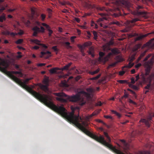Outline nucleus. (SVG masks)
<instances>
[{
    "instance_id": "a18cd8bd",
    "label": "nucleus",
    "mask_w": 154,
    "mask_h": 154,
    "mask_svg": "<svg viewBox=\"0 0 154 154\" xmlns=\"http://www.w3.org/2000/svg\"><path fill=\"white\" fill-rule=\"evenodd\" d=\"M45 17L46 16L45 14H41V17L42 21H43L44 20L45 18Z\"/></svg>"
},
{
    "instance_id": "9d476101",
    "label": "nucleus",
    "mask_w": 154,
    "mask_h": 154,
    "mask_svg": "<svg viewBox=\"0 0 154 154\" xmlns=\"http://www.w3.org/2000/svg\"><path fill=\"white\" fill-rule=\"evenodd\" d=\"M105 55V54L104 53L101 51L99 53V60L103 61L105 62L107 61L105 60H106L105 59V57H106V56L103 57Z\"/></svg>"
},
{
    "instance_id": "6e6d98bb",
    "label": "nucleus",
    "mask_w": 154,
    "mask_h": 154,
    "mask_svg": "<svg viewBox=\"0 0 154 154\" xmlns=\"http://www.w3.org/2000/svg\"><path fill=\"white\" fill-rule=\"evenodd\" d=\"M104 117L106 119H112V117L111 116L107 115H104Z\"/></svg>"
},
{
    "instance_id": "f3484780",
    "label": "nucleus",
    "mask_w": 154,
    "mask_h": 154,
    "mask_svg": "<svg viewBox=\"0 0 154 154\" xmlns=\"http://www.w3.org/2000/svg\"><path fill=\"white\" fill-rule=\"evenodd\" d=\"M72 64V63L71 62L69 63H68V64L65 66L63 67L62 68L60 69L62 71L64 70H68L69 68L71 66V65Z\"/></svg>"
},
{
    "instance_id": "72a5a7b5",
    "label": "nucleus",
    "mask_w": 154,
    "mask_h": 154,
    "mask_svg": "<svg viewBox=\"0 0 154 154\" xmlns=\"http://www.w3.org/2000/svg\"><path fill=\"white\" fill-rule=\"evenodd\" d=\"M98 10H100V11H103L104 10H106L107 11L106 9L104 7H98L96 8Z\"/></svg>"
},
{
    "instance_id": "8fccbe9b",
    "label": "nucleus",
    "mask_w": 154,
    "mask_h": 154,
    "mask_svg": "<svg viewBox=\"0 0 154 154\" xmlns=\"http://www.w3.org/2000/svg\"><path fill=\"white\" fill-rule=\"evenodd\" d=\"M40 45L41 46L42 48H44L45 49H47L48 48V47L47 46L41 43V44H40Z\"/></svg>"
},
{
    "instance_id": "6e6552de",
    "label": "nucleus",
    "mask_w": 154,
    "mask_h": 154,
    "mask_svg": "<svg viewBox=\"0 0 154 154\" xmlns=\"http://www.w3.org/2000/svg\"><path fill=\"white\" fill-rule=\"evenodd\" d=\"M111 52L109 53L105 57V60L108 61L109 59L112 56L113 54L117 55L119 53V50L117 48H114L111 49Z\"/></svg>"
},
{
    "instance_id": "69168bd1",
    "label": "nucleus",
    "mask_w": 154,
    "mask_h": 154,
    "mask_svg": "<svg viewBox=\"0 0 154 154\" xmlns=\"http://www.w3.org/2000/svg\"><path fill=\"white\" fill-rule=\"evenodd\" d=\"M38 32L34 31L33 33V35L35 37L37 36V34Z\"/></svg>"
},
{
    "instance_id": "603ef678",
    "label": "nucleus",
    "mask_w": 154,
    "mask_h": 154,
    "mask_svg": "<svg viewBox=\"0 0 154 154\" xmlns=\"http://www.w3.org/2000/svg\"><path fill=\"white\" fill-rule=\"evenodd\" d=\"M76 38L75 36H72L71 37L70 40L73 43L74 42V39Z\"/></svg>"
},
{
    "instance_id": "a211bd4d",
    "label": "nucleus",
    "mask_w": 154,
    "mask_h": 154,
    "mask_svg": "<svg viewBox=\"0 0 154 154\" xmlns=\"http://www.w3.org/2000/svg\"><path fill=\"white\" fill-rule=\"evenodd\" d=\"M97 113L95 112H93L92 114L90 115L87 116L85 117V120L86 121H89L90 119L91 118L94 116L96 115Z\"/></svg>"
},
{
    "instance_id": "49530a36",
    "label": "nucleus",
    "mask_w": 154,
    "mask_h": 154,
    "mask_svg": "<svg viewBox=\"0 0 154 154\" xmlns=\"http://www.w3.org/2000/svg\"><path fill=\"white\" fill-rule=\"evenodd\" d=\"M150 82H151V80L150 79V82L148 84L146 87H145V89H149V88L151 85V84L150 83Z\"/></svg>"
},
{
    "instance_id": "b1692460",
    "label": "nucleus",
    "mask_w": 154,
    "mask_h": 154,
    "mask_svg": "<svg viewBox=\"0 0 154 154\" xmlns=\"http://www.w3.org/2000/svg\"><path fill=\"white\" fill-rule=\"evenodd\" d=\"M115 59L116 60V62H122L123 61V60L122 57L119 56H117L115 58Z\"/></svg>"
},
{
    "instance_id": "774afa93",
    "label": "nucleus",
    "mask_w": 154,
    "mask_h": 154,
    "mask_svg": "<svg viewBox=\"0 0 154 154\" xmlns=\"http://www.w3.org/2000/svg\"><path fill=\"white\" fill-rule=\"evenodd\" d=\"M114 14L116 17L121 16L122 15V14L121 12H119L118 14Z\"/></svg>"
},
{
    "instance_id": "7c9ffc66",
    "label": "nucleus",
    "mask_w": 154,
    "mask_h": 154,
    "mask_svg": "<svg viewBox=\"0 0 154 154\" xmlns=\"http://www.w3.org/2000/svg\"><path fill=\"white\" fill-rule=\"evenodd\" d=\"M34 31L39 32L40 31V29L37 26L34 27L32 29Z\"/></svg>"
},
{
    "instance_id": "13d9d810",
    "label": "nucleus",
    "mask_w": 154,
    "mask_h": 154,
    "mask_svg": "<svg viewBox=\"0 0 154 154\" xmlns=\"http://www.w3.org/2000/svg\"><path fill=\"white\" fill-rule=\"evenodd\" d=\"M141 66V64L140 63H139L137 64L135 66V67L136 68H138L140 67Z\"/></svg>"
},
{
    "instance_id": "c756f323",
    "label": "nucleus",
    "mask_w": 154,
    "mask_h": 154,
    "mask_svg": "<svg viewBox=\"0 0 154 154\" xmlns=\"http://www.w3.org/2000/svg\"><path fill=\"white\" fill-rule=\"evenodd\" d=\"M91 45L92 42L89 41L83 44V45L84 46V47H87L91 46Z\"/></svg>"
},
{
    "instance_id": "4c0bfd02",
    "label": "nucleus",
    "mask_w": 154,
    "mask_h": 154,
    "mask_svg": "<svg viewBox=\"0 0 154 154\" xmlns=\"http://www.w3.org/2000/svg\"><path fill=\"white\" fill-rule=\"evenodd\" d=\"M141 45L140 44H138L136 45L135 46V50L137 51L139 48L141 47Z\"/></svg>"
},
{
    "instance_id": "e433bc0d",
    "label": "nucleus",
    "mask_w": 154,
    "mask_h": 154,
    "mask_svg": "<svg viewBox=\"0 0 154 154\" xmlns=\"http://www.w3.org/2000/svg\"><path fill=\"white\" fill-rule=\"evenodd\" d=\"M5 20V15H2L0 16V22H3L4 20Z\"/></svg>"
},
{
    "instance_id": "7ed1b4c3",
    "label": "nucleus",
    "mask_w": 154,
    "mask_h": 154,
    "mask_svg": "<svg viewBox=\"0 0 154 154\" xmlns=\"http://www.w3.org/2000/svg\"><path fill=\"white\" fill-rule=\"evenodd\" d=\"M31 79H32L31 78H27L23 82L21 81L23 83L22 84L20 82H17V83L22 88L25 89L29 93L32 94L37 100L43 103L47 106L51 108L54 104L52 101L51 97L47 95L41 94L33 90L26 85V84Z\"/></svg>"
},
{
    "instance_id": "de8ad7c7",
    "label": "nucleus",
    "mask_w": 154,
    "mask_h": 154,
    "mask_svg": "<svg viewBox=\"0 0 154 154\" xmlns=\"http://www.w3.org/2000/svg\"><path fill=\"white\" fill-rule=\"evenodd\" d=\"M96 121L97 122H98L102 123L103 125H106V124L105 122H103L102 120H101L98 119Z\"/></svg>"
},
{
    "instance_id": "393cba45",
    "label": "nucleus",
    "mask_w": 154,
    "mask_h": 154,
    "mask_svg": "<svg viewBox=\"0 0 154 154\" xmlns=\"http://www.w3.org/2000/svg\"><path fill=\"white\" fill-rule=\"evenodd\" d=\"M147 51V50H146L142 53L140 54V56L138 58V60L139 61L145 55Z\"/></svg>"
},
{
    "instance_id": "cd10ccee",
    "label": "nucleus",
    "mask_w": 154,
    "mask_h": 154,
    "mask_svg": "<svg viewBox=\"0 0 154 154\" xmlns=\"http://www.w3.org/2000/svg\"><path fill=\"white\" fill-rule=\"evenodd\" d=\"M92 32L94 36V38L97 41L98 36L97 32L94 31H92Z\"/></svg>"
},
{
    "instance_id": "5701e85b",
    "label": "nucleus",
    "mask_w": 154,
    "mask_h": 154,
    "mask_svg": "<svg viewBox=\"0 0 154 154\" xmlns=\"http://www.w3.org/2000/svg\"><path fill=\"white\" fill-rule=\"evenodd\" d=\"M61 85L63 87H68V85L67 83V82L66 80L62 81L61 83Z\"/></svg>"
},
{
    "instance_id": "c85d7f7f",
    "label": "nucleus",
    "mask_w": 154,
    "mask_h": 154,
    "mask_svg": "<svg viewBox=\"0 0 154 154\" xmlns=\"http://www.w3.org/2000/svg\"><path fill=\"white\" fill-rule=\"evenodd\" d=\"M31 12L32 17H33L35 14V9L34 8H31Z\"/></svg>"
},
{
    "instance_id": "423d86ee",
    "label": "nucleus",
    "mask_w": 154,
    "mask_h": 154,
    "mask_svg": "<svg viewBox=\"0 0 154 154\" xmlns=\"http://www.w3.org/2000/svg\"><path fill=\"white\" fill-rule=\"evenodd\" d=\"M151 56V54H149L146 56L143 60L144 62H145L144 63L145 66L147 68L148 70H150L151 66L153 63L154 58L152 57L151 59L148 61L146 62L148 58Z\"/></svg>"
},
{
    "instance_id": "338daca9",
    "label": "nucleus",
    "mask_w": 154,
    "mask_h": 154,
    "mask_svg": "<svg viewBox=\"0 0 154 154\" xmlns=\"http://www.w3.org/2000/svg\"><path fill=\"white\" fill-rule=\"evenodd\" d=\"M111 23L112 24H116L117 25H119V22H113Z\"/></svg>"
},
{
    "instance_id": "a878e982",
    "label": "nucleus",
    "mask_w": 154,
    "mask_h": 154,
    "mask_svg": "<svg viewBox=\"0 0 154 154\" xmlns=\"http://www.w3.org/2000/svg\"><path fill=\"white\" fill-rule=\"evenodd\" d=\"M134 63H132L131 62H129L128 65L124 66V67H122V69L124 68H131L134 65Z\"/></svg>"
},
{
    "instance_id": "052dcab7",
    "label": "nucleus",
    "mask_w": 154,
    "mask_h": 154,
    "mask_svg": "<svg viewBox=\"0 0 154 154\" xmlns=\"http://www.w3.org/2000/svg\"><path fill=\"white\" fill-rule=\"evenodd\" d=\"M40 32H45V29L43 26H41L40 27Z\"/></svg>"
},
{
    "instance_id": "dca6fc26",
    "label": "nucleus",
    "mask_w": 154,
    "mask_h": 154,
    "mask_svg": "<svg viewBox=\"0 0 154 154\" xmlns=\"http://www.w3.org/2000/svg\"><path fill=\"white\" fill-rule=\"evenodd\" d=\"M150 34V33H148L147 34H145V35H143L137 37L135 38V41H136L140 40L142 39V38L147 36L149 34Z\"/></svg>"
},
{
    "instance_id": "37998d69",
    "label": "nucleus",
    "mask_w": 154,
    "mask_h": 154,
    "mask_svg": "<svg viewBox=\"0 0 154 154\" xmlns=\"http://www.w3.org/2000/svg\"><path fill=\"white\" fill-rule=\"evenodd\" d=\"M23 42V40L22 39H18L16 42V43L17 44H21Z\"/></svg>"
},
{
    "instance_id": "5fc2aeb1",
    "label": "nucleus",
    "mask_w": 154,
    "mask_h": 154,
    "mask_svg": "<svg viewBox=\"0 0 154 154\" xmlns=\"http://www.w3.org/2000/svg\"><path fill=\"white\" fill-rule=\"evenodd\" d=\"M125 73V71H120L119 72V74L120 75H123Z\"/></svg>"
},
{
    "instance_id": "4be33fe9",
    "label": "nucleus",
    "mask_w": 154,
    "mask_h": 154,
    "mask_svg": "<svg viewBox=\"0 0 154 154\" xmlns=\"http://www.w3.org/2000/svg\"><path fill=\"white\" fill-rule=\"evenodd\" d=\"M30 41L31 42L38 45H40V44H41V43H40V41L37 39H32Z\"/></svg>"
},
{
    "instance_id": "864d4df0",
    "label": "nucleus",
    "mask_w": 154,
    "mask_h": 154,
    "mask_svg": "<svg viewBox=\"0 0 154 154\" xmlns=\"http://www.w3.org/2000/svg\"><path fill=\"white\" fill-rule=\"evenodd\" d=\"M129 102L130 103H132L135 105H137V103L135 102H134L133 100L131 99H129Z\"/></svg>"
},
{
    "instance_id": "f257e3e1",
    "label": "nucleus",
    "mask_w": 154,
    "mask_h": 154,
    "mask_svg": "<svg viewBox=\"0 0 154 154\" xmlns=\"http://www.w3.org/2000/svg\"><path fill=\"white\" fill-rule=\"evenodd\" d=\"M51 109L65 118L70 123L75 125L88 136L98 142H101L106 146L109 145L104 140V138L102 136H100L99 137L97 136L92 133L88 130L85 128L88 126V122L86 121H83L82 119L79 115H75L74 111L68 114L66 109L63 106H57L54 104Z\"/></svg>"
},
{
    "instance_id": "e2e57ef3",
    "label": "nucleus",
    "mask_w": 154,
    "mask_h": 154,
    "mask_svg": "<svg viewBox=\"0 0 154 154\" xmlns=\"http://www.w3.org/2000/svg\"><path fill=\"white\" fill-rule=\"evenodd\" d=\"M45 65V63H40L38 64L37 65L38 66H44Z\"/></svg>"
},
{
    "instance_id": "ddd939ff",
    "label": "nucleus",
    "mask_w": 154,
    "mask_h": 154,
    "mask_svg": "<svg viewBox=\"0 0 154 154\" xmlns=\"http://www.w3.org/2000/svg\"><path fill=\"white\" fill-rule=\"evenodd\" d=\"M88 52V54L91 55L92 57H94V48L93 47H90L89 48Z\"/></svg>"
},
{
    "instance_id": "58836bf2",
    "label": "nucleus",
    "mask_w": 154,
    "mask_h": 154,
    "mask_svg": "<svg viewBox=\"0 0 154 154\" xmlns=\"http://www.w3.org/2000/svg\"><path fill=\"white\" fill-rule=\"evenodd\" d=\"M120 141L122 142L123 144L125 146L127 147V143L125 142V140H120Z\"/></svg>"
},
{
    "instance_id": "0eeeda50",
    "label": "nucleus",
    "mask_w": 154,
    "mask_h": 154,
    "mask_svg": "<svg viewBox=\"0 0 154 154\" xmlns=\"http://www.w3.org/2000/svg\"><path fill=\"white\" fill-rule=\"evenodd\" d=\"M151 56V54H149L146 56L143 60L144 62H145L144 63L145 66L147 68L148 70H150L151 66L153 63L154 58L152 57L151 59L148 61L146 62L148 58Z\"/></svg>"
},
{
    "instance_id": "412c9836",
    "label": "nucleus",
    "mask_w": 154,
    "mask_h": 154,
    "mask_svg": "<svg viewBox=\"0 0 154 154\" xmlns=\"http://www.w3.org/2000/svg\"><path fill=\"white\" fill-rule=\"evenodd\" d=\"M42 82L44 85H49V78L48 77H46L45 78L43 81Z\"/></svg>"
},
{
    "instance_id": "9b49d317",
    "label": "nucleus",
    "mask_w": 154,
    "mask_h": 154,
    "mask_svg": "<svg viewBox=\"0 0 154 154\" xmlns=\"http://www.w3.org/2000/svg\"><path fill=\"white\" fill-rule=\"evenodd\" d=\"M119 2L123 6L128 8L130 6V3L126 0H119Z\"/></svg>"
},
{
    "instance_id": "f03ea898",
    "label": "nucleus",
    "mask_w": 154,
    "mask_h": 154,
    "mask_svg": "<svg viewBox=\"0 0 154 154\" xmlns=\"http://www.w3.org/2000/svg\"><path fill=\"white\" fill-rule=\"evenodd\" d=\"M86 90L88 93L84 91H82L78 94L71 96H67L63 92L55 93L54 94L59 97H56V98L57 100L61 102L66 103L69 101L73 102L77 101L80 105L82 106L85 104L86 99L91 98V94L94 91V89L91 87L87 88Z\"/></svg>"
},
{
    "instance_id": "20e7f679",
    "label": "nucleus",
    "mask_w": 154,
    "mask_h": 154,
    "mask_svg": "<svg viewBox=\"0 0 154 154\" xmlns=\"http://www.w3.org/2000/svg\"><path fill=\"white\" fill-rule=\"evenodd\" d=\"M3 72H5L7 75L11 79L14 81L16 82V83L17 82H20L21 84L23 83L21 82V81L17 77H16L15 76L13 75V74H19L20 75V76L22 77L23 76V74L22 72L20 71H9L6 70Z\"/></svg>"
},
{
    "instance_id": "473e14b6",
    "label": "nucleus",
    "mask_w": 154,
    "mask_h": 154,
    "mask_svg": "<svg viewBox=\"0 0 154 154\" xmlns=\"http://www.w3.org/2000/svg\"><path fill=\"white\" fill-rule=\"evenodd\" d=\"M99 71V69H97L95 71H94L93 72H89V73L91 75H94L96 74Z\"/></svg>"
},
{
    "instance_id": "6ab92c4d",
    "label": "nucleus",
    "mask_w": 154,
    "mask_h": 154,
    "mask_svg": "<svg viewBox=\"0 0 154 154\" xmlns=\"http://www.w3.org/2000/svg\"><path fill=\"white\" fill-rule=\"evenodd\" d=\"M59 69L58 68L55 67L52 68L49 70L50 72L52 74L56 73H57V71L59 70Z\"/></svg>"
},
{
    "instance_id": "a19ab883",
    "label": "nucleus",
    "mask_w": 154,
    "mask_h": 154,
    "mask_svg": "<svg viewBox=\"0 0 154 154\" xmlns=\"http://www.w3.org/2000/svg\"><path fill=\"white\" fill-rule=\"evenodd\" d=\"M118 82L121 84H124L127 83V81L126 80H119Z\"/></svg>"
},
{
    "instance_id": "c03bdc74",
    "label": "nucleus",
    "mask_w": 154,
    "mask_h": 154,
    "mask_svg": "<svg viewBox=\"0 0 154 154\" xmlns=\"http://www.w3.org/2000/svg\"><path fill=\"white\" fill-rule=\"evenodd\" d=\"M87 5L88 6V7L90 8H96L95 6L94 5H92L91 4L88 3L87 4Z\"/></svg>"
},
{
    "instance_id": "1a4fd4ad",
    "label": "nucleus",
    "mask_w": 154,
    "mask_h": 154,
    "mask_svg": "<svg viewBox=\"0 0 154 154\" xmlns=\"http://www.w3.org/2000/svg\"><path fill=\"white\" fill-rule=\"evenodd\" d=\"M99 15H100L102 17H103L102 18H100L98 19V20L97 21V22L98 23L99 25H100L101 27H104L105 26V25L103 24L102 23H100V22L103 21L104 20H106L107 19L105 17L106 16V14L103 13H100L99 14Z\"/></svg>"
},
{
    "instance_id": "3c124183",
    "label": "nucleus",
    "mask_w": 154,
    "mask_h": 154,
    "mask_svg": "<svg viewBox=\"0 0 154 154\" xmlns=\"http://www.w3.org/2000/svg\"><path fill=\"white\" fill-rule=\"evenodd\" d=\"M118 63V62H114L109 65V66L111 67H114Z\"/></svg>"
},
{
    "instance_id": "4468645a",
    "label": "nucleus",
    "mask_w": 154,
    "mask_h": 154,
    "mask_svg": "<svg viewBox=\"0 0 154 154\" xmlns=\"http://www.w3.org/2000/svg\"><path fill=\"white\" fill-rule=\"evenodd\" d=\"M151 120V118H150L148 120H146L145 119H141L140 122H142L144 123L148 127H149V121Z\"/></svg>"
},
{
    "instance_id": "bf43d9fd",
    "label": "nucleus",
    "mask_w": 154,
    "mask_h": 154,
    "mask_svg": "<svg viewBox=\"0 0 154 154\" xmlns=\"http://www.w3.org/2000/svg\"><path fill=\"white\" fill-rule=\"evenodd\" d=\"M48 31L49 32V36H51L53 33V31L50 29H49Z\"/></svg>"
},
{
    "instance_id": "bb28decb",
    "label": "nucleus",
    "mask_w": 154,
    "mask_h": 154,
    "mask_svg": "<svg viewBox=\"0 0 154 154\" xmlns=\"http://www.w3.org/2000/svg\"><path fill=\"white\" fill-rule=\"evenodd\" d=\"M111 112L113 114H115L116 116H117L118 118H120L121 117V115L119 113L117 112L116 111L114 110H111Z\"/></svg>"
},
{
    "instance_id": "680f3d73",
    "label": "nucleus",
    "mask_w": 154,
    "mask_h": 154,
    "mask_svg": "<svg viewBox=\"0 0 154 154\" xmlns=\"http://www.w3.org/2000/svg\"><path fill=\"white\" fill-rule=\"evenodd\" d=\"M79 47V48L81 49L82 50H82L85 47H84V46L83 45H80L79 46H78Z\"/></svg>"
},
{
    "instance_id": "79ce46f5",
    "label": "nucleus",
    "mask_w": 154,
    "mask_h": 154,
    "mask_svg": "<svg viewBox=\"0 0 154 154\" xmlns=\"http://www.w3.org/2000/svg\"><path fill=\"white\" fill-rule=\"evenodd\" d=\"M52 49L55 52H57L59 50L57 48V46H56L52 47Z\"/></svg>"
},
{
    "instance_id": "aec40b11",
    "label": "nucleus",
    "mask_w": 154,
    "mask_h": 154,
    "mask_svg": "<svg viewBox=\"0 0 154 154\" xmlns=\"http://www.w3.org/2000/svg\"><path fill=\"white\" fill-rule=\"evenodd\" d=\"M48 85H43L41 84H40L39 86L42 90L44 91H46L48 90Z\"/></svg>"
},
{
    "instance_id": "f8f14e48",
    "label": "nucleus",
    "mask_w": 154,
    "mask_h": 154,
    "mask_svg": "<svg viewBox=\"0 0 154 154\" xmlns=\"http://www.w3.org/2000/svg\"><path fill=\"white\" fill-rule=\"evenodd\" d=\"M137 14L140 17L144 18L145 19L147 18L148 17L147 13L145 11H138Z\"/></svg>"
},
{
    "instance_id": "2f4dec72",
    "label": "nucleus",
    "mask_w": 154,
    "mask_h": 154,
    "mask_svg": "<svg viewBox=\"0 0 154 154\" xmlns=\"http://www.w3.org/2000/svg\"><path fill=\"white\" fill-rule=\"evenodd\" d=\"M100 76L101 75L100 74H99L95 77L90 78V79L92 80H96L97 79H99L100 77Z\"/></svg>"
},
{
    "instance_id": "0e129e2a",
    "label": "nucleus",
    "mask_w": 154,
    "mask_h": 154,
    "mask_svg": "<svg viewBox=\"0 0 154 154\" xmlns=\"http://www.w3.org/2000/svg\"><path fill=\"white\" fill-rule=\"evenodd\" d=\"M75 20L78 23H79L80 21V19L77 17H75Z\"/></svg>"
},
{
    "instance_id": "f704fd0d",
    "label": "nucleus",
    "mask_w": 154,
    "mask_h": 154,
    "mask_svg": "<svg viewBox=\"0 0 154 154\" xmlns=\"http://www.w3.org/2000/svg\"><path fill=\"white\" fill-rule=\"evenodd\" d=\"M138 20H140L138 18H135L134 19H133L130 22L131 23H135L136 22H137V21Z\"/></svg>"
},
{
    "instance_id": "39448f33",
    "label": "nucleus",
    "mask_w": 154,
    "mask_h": 154,
    "mask_svg": "<svg viewBox=\"0 0 154 154\" xmlns=\"http://www.w3.org/2000/svg\"><path fill=\"white\" fill-rule=\"evenodd\" d=\"M9 66V63L6 60L0 58V70L5 72Z\"/></svg>"
},
{
    "instance_id": "09e8293b",
    "label": "nucleus",
    "mask_w": 154,
    "mask_h": 154,
    "mask_svg": "<svg viewBox=\"0 0 154 154\" xmlns=\"http://www.w3.org/2000/svg\"><path fill=\"white\" fill-rule=\"evenodd\" d=\"M60 3L63 5H64L66 4H67L68 3V2L63 1V2H60Z\"/></svg>"
},
{
    "instance_id": "c9c22d12",
    "label": "nucleus",
    "mask_w": 154,
    "mask_h": 154,
    "mask_svg": "<svg viewBox=\"0 0 154 154\" xmlns=\"http://www.w3.org/2000/svg\"><path fill=\"white\" fill-rule=\"evenodd\" d=\"M65 44L66 47L67 48H72V46L70 45V43L69 42H65Z\"/></svg>"
},
{
    "instance_id": "4d7b16f0",
    "label": "nucleus",
    "mask_w": 154,
    "mask_h": 154,
    "mask_svg": "<svg viewBox=\"0 0 154 154\" xmlns=\"http://www.w3.org/2000/svg\"><path fill=\"white\" fill-rule=\"evenodd\" d=\"M131 83L132 84H134L135 82V78L133 77H132L131 79Z\"/></svg>"
},
{
    "instance_id": "ea45409f",
    "label": "nucleus",
    "mask_w": 154,
    "mask_h": 154,
    "mask_svg": "<svg viewBox=\"0 0 154 154\" xmlns=\"http://www.w3.org/2000/svg\"><path fill=\"white\" fill-rule=\"evenodd\" d=\"M8 35H10L12 36H14L17 34L16 33H14L13 32H8Z\"/></svg>"
},
{
    "instance_id": "2eb2a0df",
    "label": "nucleus",
    "mask_w": 154,
    "mask_h": 154,
    "mask_svg": "<svg viewBox=\"0 0 154 154\" xmlns=\"http://www.w3.org/2000/svg\"><path fill=\"white\" fill-rule=\"evenodd\" d=\"M40 53L41 54L40 56V57L41 58L43 57L44 55L46 54H49V55L48 56L46 57L47 58H48V57H51V53L50 51H47L46 52L44 51H41Z\"/></svg>"
}]
</instances>
